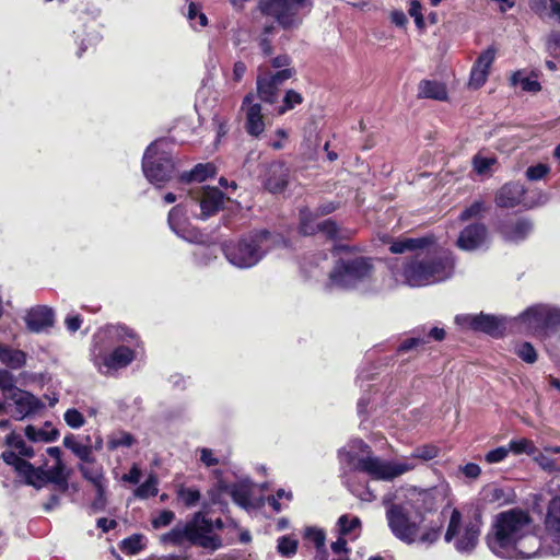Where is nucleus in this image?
Here are the masks:
<instances>
[{
    "instance_id": "nucleus-47",
    "label": "nucleus",
    "mask_w": 560,
    "mask_h": 560,
    "mask_svg": "<svg viewBox=\"0 0 560 560\" xmlns=\"http://www.w3.org/2000/svg\"><path fill=\"white\" fill-rule=\"evenodd\" d=\"M486 211V206L482 201L477 200L472 202L468 208H466L462 213L459 214L458 219L462 222L468 221L470 219H478L482 215V213Z\"/></svg>"
},
{
    "instance_id": "nucleus-14",
    "label": "nucleus",
    "mask_w": 560,
    "mask_h": 560,
    "mask_svg": "<svg viewBox=\"0 0 560 560\" xmlns=\"http://www.w3.org/2000/svg\"><path fill=\"white\" fill-rule=\"evenodd\" d=\"M436 503V490L431 489H412L408 494V500L404 504L413 511L420 521L423 520V514L434 509Z\"/></svg>"
},
{
    "instance_id": "nucleus-3",
    "label": "nucleus",
    "mask_w": 560,
    "mask_h": 560,
    "mask_svg": "<svg viewBox=\"0 0 560 560\" xmlns=\"http://www.w3.org/2000/svg\"><path fill=\"white\" fill-rule=\"evenodd\" d=\"M164 546H183L186 542L215 551L222 547L221 538L213 534L212 521L197 512L186 523L176 524L170 532L160 536Z\"/></svg>"
},
{
    "instance_id": "nucleus-52",
    "label": "nucleus",
    "mask_w": 560,
    "mask_h": 560,
    "mask_svg": "<svg viewBox=\"0 0 560 560\" xmlns=\"http://www.w3.org/2000/svg\"><path fill=\"white\" fill-rule=\"evenodd\" d=\"M530 9L541 18L550 16V10L555 0H529Z\"/></svg>"
},
{
    "instance_id": "nucleus-51",
    "label": "nucleus",
    "mask_w": 560,
    "mask_h": 560,
    "mask_svg": "<svg viewBox=\"0 0 560 560\" xmlns=\"http://www.w3.org/2000/svg\"><path fill=\"white\" fill-rule=\"evenodd\" d=\"M494 163H495L494 158L482 156V155H476L472 161L474 170L479 175L489 173Z\"/></svg>"
},
{
    "instance_id": "nucleus-38",
    "label": "nucleus",
    "mask_w": 560,
    "mask_h": 560,
    "mask_svg": "<svg viewBox=\"0 0 560 560\" xmlns=\"http://www.w3.org/2000/svg\"><path fill=\"white\" fill-rule=\"evenodd\" d=\"M512 85H520L525 92H538L540 90V83L530 77H524L523 72L517 71L511 77Z\"/></svg>"
},
{
    "instance_id": "nucleus-28",
    "label": "nucleus",
    "mask_w": 560,
    "mask_h": 560,
    "mask_svg": "<svg viewBox=\"0 0 560 560\" xmlns=\"http://www.w3.org/2000/svg\"><path fill=\"white\" fill-rule=\"evenodd\" d=\"M533 230V224L529 220L521 219L512 223H506L501 228V232L506 241L520 242L523 241Z\"/></svg>"
},
{
    "instance_id": "nucleus-39",
    "label": "nucleus",
    "mask_w": 560,
    "mask_h": 560,
    "mask_svg": "<svg viewBox=\"0 0 560 560\" xmlns=\"http://www.w3.org/2000/svg\"><path fill=\"white\" fill-rule=\"evenodd\" d=\"M231 495L235 503L244 509H248L250 504V490L245 483L234 485L231 489Z\"/></svg>"
},
{
    "instance_id": "nucleus-12",
    "label": "nucleus",
    "mask_w": 560,
    "mask_h": 560,
    "mask_svg": "<svg viewBox=\"0 0 560 560\" xmlns=\"http://www.w3.org/2000/svg\"><path fill=\"white\" fill-rule=\"evenodd\" d=\"M4 399L9 407H13L11 417L18 421L24 420L44 408L39 398L19 387L13 389L11 394L5 395Z\"/></svg>"
},
{
    "instance_id": "nucleus-37",
    "label": "nucleus",
    "mask_w": 560,
    "mask_h": 560,
    "mask_svg": "<svg viewBox=\"0 0 560 560\" xmlns=\"http://www.w3.org/2000/svg\"><path fill=\"white\" fill-rule=\"evenodd\" d=\"M425 243L424 238H404L393 242L389 249L394 254H402L407 250L422 248Z\"/></svg>"
},
{
    "instance_id": "nucleus-42",
    "label": "nucleus",
    "mask_w": 560,
    "mask_h": 560,
    "mask_svg": "<svg viewBox=\"0 0 560 560\" xmlns=\"http://www.w3.org/2000/svg\"><path fill=\"white\" fill-rule=\"evenodd\" d=\"M133 436L125 431L113 433L107 442L108 448L116 450L118 447H129L133 444Z\"/></svg>"
},
{
    "instance_id": "nucleus-11",
    "label": "nucleus",
    "mask_w": 560,
    "mask_h": 560,
    "mask_svg": "<svg viewBox=\"0 0 560 560\" xmlns=\"http://www.w3.org/2000/svg\"><path fill=\"white\" fill-rule=\"evenodd\" d=\"M7 450L1 453L2 460L11 466L18 477L22 479V471L19 469L22 463H28L26 458L35 455L34 448L26 444L21 434L11 431L4 439Z\"/></svg>"
},
{
    "instance_id": "nucleus-4",
    "label": "nucleus",
    "mask_w": 560,
    "mask_h": 560,
    "mask_svg": "<svg viewBox=\"0 0 560 560\" xmlns=\"http://www.w3.org/2000/svg\"><path fill=\"white\" fill-rule=\"evenodd\" d=\"M453 270V257L443 250L408 262L401 272V281L409 287L429 285L448 279Z\"/></svg>"
},
{
    "instance_id": "nucleus-45",
    "label": "nucleus",
    "mask_w": 560,
    "mask_h": 560,
    "mask_svg": "<svg viewBox=\"0 0 560 560\" xmlns=\"http://www.w3.org/2000/svg\"><path fill=\"white\" fill-rule=\"evenodd\" d=\"M259 71H265V73L262 74L267 79H269L277 88H280L287 80L291 79L294 74V70L291 68H285L277 71L276 73H271L265 70L264 67H259Z\"/></svg>"
},
{
    "instance_id": "nucleus-57",
    "label": "nucleus",
    "mask_w": 560,
    "mask_h": 560,
    "mask_svg": "<svg viewBox=\"0 0 560 560\" xmlns=\"http://www.w3.org/2000/svg\"><path fill=\"white\" fill-rule=\"evenodd\" d=\"M14 384V376L8 370H0V389L3 393V398L16 389Z\"/></svg>"
},
{
    "instance_id": "nucleus-41",
    "label": "nucleus",
    "mask_w": 560,
    "mask_h": 560,
    "mask_svg": "<svg viewBox=\"0 0 560 560\" xmlns=\"http://www.w3.org/2000/svg\"><path fill=\"white\" fill-rule=\"evenodd\" d=\"M303 102V96L294 91L288 90L282 101V105L278 107V114L283 115L288 110L295 108V106L300 105Z\"/></svg>"
},
{
    "instance_id": "nucleus-53",
    "label": "nucleus",
    "mask_w": 560,
    "mask_h": 560,
    "mask_svg": "<svg viewBox=\"0 0 560 560\" xmlns=\"http://www.w3.org/2000/svg\"><path fill=\"white\" fill-rule=\"evenodd\" d=\"M494 58L495 49L493 47H489L478 56L474 66L489 72V69L494 61Z\"/></svg>"
},
{
    "instance_id": "nucleus-56",
    "label": "nucleus",
    "mask_w": 560,
    "mask_h": 560,
    "mask_svg": "<svg viewBox=\"0 0 560 560\" xmlns=\"http://www.w3.org/2000/svg\"><path fill=\"white\" fill-rule=\"evenodd\" d=\"M178 497L185 503L186 506H194L200 499V492L194 488H180L178 490Z\"/></svg>"
},
{
    "instance_id": "nucleus-54",
    "label": "nucleus",
    "mask_w": 560,
    "mask_h": 560,
    "mask_svg": "<svg viewBox=\"0 0 560 560\" xmlns=\"http://www.w3.org/2000/svg\"><path fill=\"white\" fill-rule=\"evenodd\" d=\"M298 541L289 536H282L278 540V551L282 556H291L296 552Z\"/></svg>"
},
{
    "instance_id": "nucleus-61",
    "label": "nucleus",
    "mask_w": 560,
    "mask_h": 560,
    "mask_svg": "<svg viewBox=\"0 0 560 560\" xmlns=\"http://www.w3.org/2000/svg\"><path fill=\"white\" fill-rule=\"evenodd\" d=\"M175 518L174 512L170 510L162 511L156 517L152 520L153 528L158 529L170 525Z\"/></svg>"
},
{
    "instance_id": "nucleus-17",
    "label": "nucleus",
    "mask_w": 560,
    "mask_h": 560,
    "mask_svg": "<svg viewBox=\"0 0 560 560\" xmlns=\"http://www.w3.org/2000/svg\"><path fill=\"white\" fill-rule=\"evenodd\" d=\"M488 240V231L485 224L474 223L466 226L457 238L456 245L462 250L471 252L480 248Z\"/></svg>"
},
{
    "instance_id": "nucleus-25",
    "label": "nucleus",
    "mask_w": 560,
    "mask_h": 560,
    "mask_svg": "<svg viewBox=\"0 0 560 560\" xmlns=\"http://www.w3.org/2000/svg\"><path fill=\"white\" fill-rule=\"evenodd\" d=\"M480 535V523L469 522L465 525L464 532L457 538L455 548L459 552H471L478 544Z\"/></svg>"
},
{
    "instance_id": "nucleus-33",
    "label": "nucleus",
    "mask_w": 560,
    "mask_h": 560,
    "mask_svg": "<svg viewBox=\"0 0 560 560\" xmlns=\"http://www.w3.org/2000/svg\"><path fill=\"white\" fill-rule=\"evenodd\" d=\"M278 91L277 88L269 79H267L262 73L257 77V93L259 98L268 104H273L278 100Z\"/></svg>"
},
{
    "instance_id": "nucleus-9",
    "label": "nucleus",
    "mask_w": 560,
    "mask_h": 560,
    "mask_svg": "<svg viewBox=\"0 0 560 560\" xmlns=\"http://www.w3.org/2000/svg\"><path fill=\"white\" fill-rule=\"evenodd\" d=\"M310 0H260L262 14L275 18L284 28H295L301 24L300 10L308 7Z\"/></svg>"
},
{
    "instance_id": "nucleus-30",
    "label": "nucleus",
    "mask_w": 560,
    "mask_h": 560,
    "mask_svg": "<svg viewBox=\"0 0 560 560\" xmlns=\"http://www.w3.org/2000/svg\"><path fill=\"white\" fill-rule=\"evenodd\" d=\"M27 354L19 349L0 343V362L11 370H19L25 366Z\"/></svg>"
},
{
    "instance_id": "nucleus-59",
    "label": "nucleus",
    "mask_w": 560,
    "mask_h": 560,
    "mask_svg": "<svg viewBox=\"0 0 560 560\" xmlns=\"http://www.w3.org/2000/svg\"><path fill=\"white\" fill-rule=\"evenodd\" d=\"M488 71L474 66L470 72L469 85L475 89L482 86L488 79Z\"/></svg>"
},
{
    "instance_id": "nucleus-21",
    "label": "nucleus",
    "mask_w": 560,
    "mask_h": 560,
    "mask_svg": "<svg viewBox=\"0 0 560 560\" xmlns=\"http://www.w3.org/2000/svg\"><path fill=\"white\" fill-rule=\"evenodd\" d=\"M196 200L200 205L201 219H207L217 213L224 203V195L217 187H202L200 197Z\"/></svg>"
},
{
    "instance_id": "nucleus-32",
    "label": "nucleus",
    "mask_w": 560,
    "mask_h": 560,
    "mask_svg": "<svg viewBox=\"0 0 560 560\" xmlns=\"http://www.w3.org/2000/svg\"><path fill=\"white\" fill-rule=\"evenodd\" d=\"M79 470L85 479L95 486L98 495L103 497L105 485L102 467L95 465L94 460L92 464L83 463L79 466Z\"/></svg>"
},
{
    "instance_id": "nucleus-15",
    "label": "nucleus",
    "mask_w": 560,
    "mask_h": 560,
    "mask_svg": "<svg viewBox=\"0 0 560 560\" xmlns=\"http://www.w3.org/2000/svg\"><path fill=\"white\" fill-rule=\"evenodd\" d=\"M456 323L464 327H471L475 330L487 332L491 336L501 334L503 325L501 320L492 315H458Z\"/></svg>"
},
{
    "instance_id": "nucleus-16",
    "label": "nucleus",
    "mask_w": 560,
    "mask_h": 560,
    "mask_svg": "<svg viewBox=\"0 0 560 560\" xmlns=\"http://www.w3.org/2000/svg\"><path fill=\"white\" fill-rule=\"evenodd\" d=\"M242 110L245 113L246 131L253 137L260 136L265 130L264 115L261 113V105L259 103H254L252 94L244 97Z\"/></svg>"
},
{
    "instance_id": "nucleus-19",
    "label": "nucleus",
    "mask_w": 560,
    "mask_h": 560,
    "mask_svg": "<svg viewBox=\"0 0 560 560\" xmlns=\"http://www.w3.org/2000/svg\"><path fill=\"white\" fill-rule=\"evenodd\" d=\"M547 304H536L526 308L517 317V320L534 336L541 339L542 326L545 324Z\"/></svg>"
},
{
    "instance_id": "nucleus-8",
    "label": "nucleus",
    "mask_w": 560,
    "mask_h": 560,
    "mask_svg": "<svg viewBox=\"0 0 560 560\" xmlns=\"http://www.w3.org/2000/svg\"><path fill=\"white\" fill-rule=\"evenodd\" d=\"M372 265L368 258L339 259L329 275V285L352 288L370 278Z\"/></svg>"
},
{
    "instance_id": "nucleus-55",
    "label": "nucleus",
    "mask_w": 560,
    "mask_h": 560,
    "mask_svg": "<svg viewBox=\"0 0 560 560\" xmlns=\"http://www.w3.org/2000/svg\"><path fill=\"white\" fill-rule=\"evenodd\" d=\"M63 418L66 423L72 429H79L85 423L83 415L74 408L68 409Z\"/></svg>"
},
{
    "instance_id": "nucleus-5",
    "label": "nucleus",
    "mask_w": 560,
    "mask_h": 560,
    "mask_svg": "<svg viewBox=\"0 0 560 560\" xmlns=\"http://www.w3.org/2000/svg\"><path fill=\"white\" fill-rule=\"evenodd\" d=\"M409 508L401 504H392L386 511V520L393 535L410 545L421 542L424 545L434 544L440 537V528L436 526L425 527L420 532L422 521L411 520Z\"/></svg>"
},
{
    "instance_id": "nucleus-2",
    "label": "nucleus",
    "mask_w": 560,
    "mask_h": 560,
    "mask_svg": "<svg viewBox=\"0 0 560 560\" xmlns=\"http://www.w3.org/2000/svg\"><path fill=\"white\" fill-rule=\"evenodd\" d=\"M355 444L360 450L366 452V456H362L353 463L354 469L368 474L373 479L385 481H390L413 470L418 465L417 460H431L439 454L436 446L423 445L417 447L410 456L397 460H384L377 456L371 455L369 445L363 441H355Z\"/></svg>"
},
{
    "instance_id": "nucleus-29",
    "label": "nucleus",
    "mask_w": 560,
    "mask_h": 560,
    "mask_svg": "<svg viewBox=\"0 0 560 560\" xmlns=\"http://www.w3.org/2000/svg\"><path fill=\"white\" fill-rule=\"evenodd\" d=\"M560 338V308L553 305H546L545 324L541 331V340Z\"/></svg>"
},
{
    "instance_id": "nucleus-26",
    "label": "nucleus",
    "mask_w": 560,
    "mask_h": 560,
    "mask_svg": "<svg viewBox=\"0 0 560 560\" xmlns=\"http://www.w3.org/2000/svg\"><path fill=\"white\" fill-rule=\"evenodd\" d=\"M185 211L180 206L174 207L168 213V224L171 229L183 238L197 242L198 236L194 231H189L186 226Z\"/></svg>"
},
{
    "instance_id": "nucleus-18",
    "label": "nucleus",
    "mask_w": 560,
    "mask_h": 560,
    "mask_svg": "<svg viewBox=\"0 0 560 560\" xmlns=\"http://www.w3.org/2000/svg\"><path fill=\"white\" fill-rule=\"evenodd\" d=\"M300 217V230L302 234L313 235L316 232H322L329 238L337 237L338 228L332 220L327 219L316 224L314 213L307 209L301 210Z\"/></svg>"
},
{
    "instance_id": "nucleus-46",
    "label": "nucleus",
    "mask_w": 560,
    "mask_h": 560,
    "mask_svg": "<svg viewBox=\"0 0 560 560\" xmlns=\"http://www.w3.org/2000/svg\"><path fill=\"white\" fill-rule=\"evenodd\" d=\"M360 524L358 516L342 515L338 520L339 533L341 536L349 535L360 527Z\"/></svg>"
},
{
    "instance_id": "nucleus-31",
    "label": "nucleus",
    "mask_w": 560,
    "mask_h": 560,
    "mask_svg": "<svg viewBox=\"0 0 560 560\" xmlns=\"http://www.w3.org/2000/svg\"><path fill=\"white\" fill-rule=\"evenodd\" d=\"M24 433L31 442L48 443L58 438V430L55 429L50 422H46L42 428L30 424L25 428Z\"/></svg>"
},
{
    "instance_id": "nucleus-23",
    "label": "nucleus",
    "mask_w": 560,
    "mask_h": 560,
    "mask_svg": "<svg viewBox=\"0 0 560 560\" xmlns=\"http://www.w3.org/2000/svg\"><path fill=\"white\" fill-rule=\"evenodd\" d=\"M289 170L281 162H273L269 165L266 174V188L273 194L284 190L288 184Z\"/></svg>"
},
{
    "instance_id": "nucleus-20",
    "label": "nucleus",
    "mask_w": 560,
    "mask_h": 560,
    "mask_svg": "<svg viewBox=\"0 0 560 560\" xmlns=\"http://www.w3.org/2000/svg\"><path fill=\"white\" fill-rule=\"evenodd\" d=\"M546 538L550 539L558 547L552 552L560 551V495L552 499L548 506L545 520Z\"/></svg>"
},
{
    "instance_id": "nucleus-43",
    "label": "nucleus",
    "mask_w": 560,
    "mask_h": 560,
    "mask_svg": "<svg viewBox=\"0 0 560 560\" xmlns=\"http://www.w3.org/2000/svg\"><path fill=\"white\" fill-rule=\"evenodd\" d=\"M304 537L314 544V546L318 552H320V551L325 552L326 535L323 529L317 528V527H307L305 529Z\"/></svg>"
},
{
    "instance_id": "nucleus-40",
    "label": "nucleus",
    "mask_w": 560,
    "mask_h": 560,
    "mask_svg": "<svg viewBox=\"0 0 560 560\" xmlns=\"http://www.w3.org/2000/svg\"><path fill=\"white\" fill-rule=\"evenodd\" d=\"M158 478L154 475L149 476V478L135 490V495L140 499L155 497L158 494Z\"/></svg>"
},
{
    "instance_id": "nucleus-1",
    "label": "nucleus",
    "mask_w": 560,
    "mask_h": 560,
    "mask_svg": "<svg viewBox=\"0 0 560 560\" xmlns=\"http://www.w3.org/2000/svg\"><path fill=\"white\" fill-rule=\"evenodd\" d=\"M492 553L508 560H524L538 555L542 541L528 512L510 509L499 513L486 536Z\"/></svg>"
},
{
    "instance_id": "nucleus-22",
    "label": "nucleus",
    "mask_w": 560,
    "mask_h": 560,
    "mask_svg": "<svg viewBox=\"0 0 560 560\" xmlns=\"http://www.w3.org/2000/svg\"><path fill=\"white\" fill-rule=\"evenodd\" d=\"M25 323L32 332H40L54 325V312L51 308L38 305L27 311Z\"/></svg>"
},
{
    "instance_id": "nucleus-44",
    "label": "nucleus",
    "mask_w": 560,
    "mask_h": 560,
    "mask_svg": "<svg viewBox=\"0 0 560 560\" xmlns=\"http://www.w3.org/2000/svg\"><path fill=\"white\" fill-rule=\"evenodd\" d=\"M275 26L273 25H267L264 27L262 33L257 38L258 46L265 57H268L272 54L273 47L271 44L270 36L273 34Z\"/></svg>"
},
{
    "instance_id": "nucleus-36",
    "label": "nucleus",
    "mask_w": 560,
    "mask_h": 560,
    "mask_svg": "<svg viewBox=\"0 0 560 560\" xmlns=\"http://www.w3.org/2000/svg\"><path fill=\"white\" fill-rule=\"evenodd\" d=\"M508 447L510 453L514 455L526 454L529 456H534L537 453V447L535 443L526 438L513 439L509 442Z\"/></svg>"
},
{
    "instance_id": "nucleus-35",
    "label": "nucleus",
    "mask_w": 560,
    "mask_h": 560,
    "mask_svg": "<svg viewBox=\"0 0 560 560\" xmlns=\"http://www.w3.org/2000/svg\"><path fill=\"white\" fill-rule=\"evenodd\" d=\"M215 174V166L212 163L197 164L189 173L182 175L184 182H203Z\"/></svg>"
},
{
    "instance_id": "nucleus-48",
    "label": "nucleus",
    "mask_w": 560,
    "mask_h": 560,
    "mask_svg": "<svg viewBox=\"0 0 560 560\" xmlns=\"http://www.w3.org/2000/svg\"><path fill=\"white\" fill-rule=\"evenodd\" d=\"M533 459L545 471L560 472V467L558 466L557 462L544 453L537 451Z\"/></svg>"
},
{
    "instance_id": "nucleus-13",
    "label": "nucleus",
    "mask_w": 560,
    "mask_h": 560,
    "mask_svg": "<svg viewBox=\"0 0 560 560\" xmlns=\"http://www.w3.org/2000/svg\"><path fill=\"white\" fill-rule=\"evenodd\" d=\"M133 359V351L127 347L120 346L107 355L96 357L94 364L102 374H109L113 371L126 368Z\"/></svg>"
},
{
    "instance_id": "nucleus-7",
    "label": "nucleus",
    "mask_w": 560,
    "mask_h": 560,
    "mask_svg": "<svg viewBox=\"0 0 560 560\" xmlns=\"http://www.w3.org/2000/svg\"><path fill=\"white\" fill-rule=\"evenodd\" d=\"M166 141L159 140L153 142L145 151L142 170L150 183L156 187H162L174 174V163L170 153L164 149Z\"/></svg>"
},
{
    "instance_id": "nucleus-60",
    "label": "nucleus",
    "mask_w": 560,
    "mask_h": 560,
    "mask_svg": "<svg viewBox=\"0 0 560 560\" xmlns=\"http://www.w3.org/2000/svg\"><path fill=\"white\" fill-rule=\"evenodd\" d=\"M122 549L127 553L136 555L142 549V537L135 535L122 541Z\"/></svg>"
},
{
    "instance_id": "nucleus-6",
    "label": "nucleus",
    "mask_w": 560,
    "mask_h": 560,
    "mask_svg": "<svg viewBox=\"0 0 560 560\" xmlns=\"http://www.w3.org/2000/svg\"><path fill=\"white\" fill-rule=\"evenodd\" d=\"M270 234L261 231L222 246L226 259L237 268L255 266L268 248Z\"/></svg>"
},
{
    "instance_id": "nucleus-58",
    "label": "nucleus",
    "mask_w": 560,
    "mask_h": 560,
    "mask_svg": "<svg viewBox=\"0 0 560 560\" xmlns=\"http://www.w3.org/2000/svg\"><path fill=\"white\" fill-rule=\"evenodd\" d=\"M509 454H510V450L508 446H500V447L489 451L485 455V460L488 464H498V463L505 460V458L509 456Z\"/></svg>"
},
{
    "instance_id": "nucleus-64",
    "label": "nucleus",
    "mask_w": 560,
    "mask_h": 560,
    "mask_svg": "<svg viewBox=\"0 0 560 560\" xmlns=\"http://www.w3.org/2000/svg\"><path fill=\"white\" fill-rule=\"evenodd\" d=\"M547 48L553 57L560 59V32H555L549 36Z\"/></svg>"
},
{
    "instance_id": "nucleus-34",
    "label": "nucleus",
    "mask_w": 560,
    "mask_h": 560,
    "mask_svg": "<svg viewBox=\"0 0 560 560\" xmlns=\"http://www.w3.org/2000/svg\"><path fill=\"white\" fill-rule=\"evenodd\" d=\"M419 96L443 101L447 96L444 84L436 81H422L419 84Z\"/></svg>"
},
{
    "instance_id": "nucleus-10",
    "label": "nucleus",
    "mask_w": 560,
    "mask_h": 560,
    "mask_svg": "<svg viewBox=\"0 0 560 560\" xmlns=\"http://www.w3.org/2000/svg\"><path fill=\"white\" fill-rule=\"evenodd\" d=\"M19 469L22 471L24 482L35 488H42L48 482L58 485L62 490L68 487V474L63 462H55L47 469L34 467L31 463H22Z\"/></svg>"
},
{
    "instance_id": "nucleus-63",
    "label": "nucleus",
    "mask_w": 560,
    "mask_h": 560,
    "mask_svg": "<svg viewBox=\"0 0 560 560\" xmlns=\"http://www.w3.org/2000/svg\"><path fill=\"white\" fill-rule=\"evenodd\" d=\"M549 172V167L545 164L529 166L526 170V177L529 180H539Z\"/></svg>"
},
{
    "instance_id": "nucleus-62",
    "label": "nucleus",
    "mask_w": 560,
    "mask_h": 560,
    "mask_svg": "<svg viewBox=\"0 0 560 560\" xmlns=\"http://www.w3.org/2000/svg\"><path fill=\"white\" fill-rule=\"evenodd\" d=\"M199 453H200V462L206 467L217 466L221 463L220 458L218 456H215L214 452L211 448L201 447V448H199Z\"/></svg>"
},
{
    "instance_id": "nucleus-27",
    "label": "nucleus",
    "mask_w": 560,
    "mask_h": 560,
    "mask_svg": "<svg viewBox=\"0 0 560 560\" xmlns=\"http://www.w3.org/2000/svg\"><path fill=\"white\" fill-rule=\"evenodd\" d=\"M63 445L69 448L77 457L85 464L94 462L93 447L90 436H85L84 442H79L74 435L69 434L63 439Z\"/></svg>"
},
{
    "instance_id": "nucleus-24",
    "label": "nucleus",
    "mask_w": 560,
    "mask_h": 560,
    "mask_svg": "<svg viewBox=\"0 0 560 560\" xmlns=\"http://www.w3.org/2000/svg\"><path fill=\"white\" fill-rule=\"evenodd\" d=\"M524 194L525 189L521 184H505L498 190L495 203L500 208H513L522 202Z\"/></svg>"
},
{
    "instance_id": "nucleus-50",
    "label": "nucleus",
    "mask_w": 560,
    "mask_h": 560,
    "mask_svg": "<svg viewBox=\"0 0 560 560\" xmlns=\"http://www.w3.org/2000/svg\"><path fill=\"white\" fill-rule=\"evenodd\" d=\"M515 353L526 363H535L537 360V352L529 342H522L515 348Z\"/></svg>"
},
{
    "instance_id": "nucleus-49",
    "label": "nucleus",
    "mask_w": 560,
    "mask_h": 560,
    "mask_svg": "<svg viewBox=\"0 0 560 560\" xmlns=\"http://www.w3.org/2000/svg\"><path fill=\"white\" fill-rule=\"evenodd\" d=\"M462 523V514L458 510L454 509L452 511L450 523L445 533V540L451 541L456 535L459 533V527Z\"/></svg>"
}]
</instances>
